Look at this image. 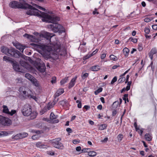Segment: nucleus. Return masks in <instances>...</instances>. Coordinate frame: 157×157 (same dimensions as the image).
<instances>
[{
    "instance_id": "1",
    "label": "nucleus",
    "mask_w": 157,
    "mask_h": 157,
    "mask_svg": "<svg viewBox=\"0 0 157 157\" xmlns=\"http://www.w3.org/2000/svg\"><path fill=\"white\" fill-rule=\"evenodd\" d=\"M43 19L42 20L43 22L52 23V24L50 25L48 28L55 33L58 32L61 33L64 32L63 27L57 23V22L60 20V18L56 16L53 15L50 16L46 13H42Z\"/></svg>"
},
{
    "instance_id": "2",
    "label": "nucleus",
    "mask_w": 157,
    "mask_h": 157,
    "mask_svg": "<svg viewBox=\"0 0 157 157\" xmlns=\"http://www.w3.org/2000/svg\"><path fill=\"white\" fill-rule=\"evenodd\" d=\"M1 52L7 55H10L11 56L16 58H19L21 56L24 59H26L27 56H23L18 50L14 48L9 49L5 46L2 47L1 48Z\"/></svg>"
},
{
    "instance_id": "3",
    "label": "nucleus",
    "mask_w": 157,
    "mask_h": 157,
    "mask_svg": "<svg viewBox=\"0 0 157 157\" xmlns=\"http://www.w3.org/2000/svg\"><path fill=\"white\" fill-rule=\"evenodd\" d=\"M21 112L24 116H30V118L31 120L35 118L36 116V113L34 111H32L31 106L29 104H26L23 106Z\"/></svg>"
},
{
    "instance_id": "4",
    "label": "nucleus",
    "mask_w": 157,
    "mask_h": 157,
    "mask_svg": "<svg viewBox=\"0 0 157 157\" xmlns=\"http://www.w3.org/2000/svg\"><path fill=\"white\" fill-rule=\"evenodd\" d=\"M27 8L29 9V10H27L26 12L27 15L40 16L42 18V19L44 18L42 13H45L44 12H42L30 5L28 6Z\"/></svg>"
},
{
    "instance_id": "5",
    "label": "nucleus",
    "mask_w": 157,
    "mask_h": 157,
    "mask_svg": "<svg viewBox=\"0 0 157 157\" xmlns=\"http://www.w3.org/2000/svg\"><path fill=\"white\" fill-rule=\"evenodd\" d=\"M61 139L59 138H57L52 140V144L53 146L57 148L63 149V146L62 144L59 141Z\"/></svg>"
},
{
    "instance_id": "6",
    "label": "nucleus",
    "mask_w": 157,
    "mask_h": 157,
    "mask_svg": "<svg viewBox=\"0 0 157 157\" xmlns=\"http://www.w3.org/2000/svg\"><path fill=\"white\" fill-rule=\"evenodd\" d=\"M0 123L4 126H9L11 124V120L9 118L0 115Z\"/></svg>"
},
{
    "instance_id": "7",
    "label": "nucleus",
    "mask_w": 157,
    "mask_h": 157,
    "mask_svg": "<svg viewBox=\"0 0 157 157\" xmlns=\"http://www.w3.org/2000/svg\"><path fill=\"white\" fill-rule=\"evenodd\" d=\"M36 67L37 70L41 72H44L45 70V65L43 63H36Z\"/></svg>"
},
{
    "instance_id": "8",
    "label": "nucleus",
    "mask_w": 157,
    "mask_h": 157,
    "mask_svg": "<svg viewBox=\"0 0 157 157\" xmlns=\"http://www.w3.org/2000/svg\"><path fill=\"white\" fill-rule=\"evenodd\" d=\"M18 3V7L20 9H26L29 5L24 0H19Z\"/></svg>"
},
{
    "instance_id": "9",
    "label": "nucleus",
    "mask_w": 157,
    "mask_h": 157,
    "mask_svg": "<svg viewBox=\"0 0 157 157\" xmlns=\"http://www.w3.org/2000/svg\"><path fill=\"white\" fill-rule=\"evenodd\" d=\"M42 37L48 40L49 41L50 44H51L50 39L51 38L54 36L53 34L45 32L42 34Z\"/></svg>"
},
{
    "instance_id": "10",
    "label": "nucleus",
    "mask_w": 157,
    "mask_h": 157,
    "mask_svg": "<svg viewBox=\"0 0 157 157\" xmlns=\"http://www.w3.org/2000/svg\"><path fill=\"white\" fill-rule=\"evenodd\" d=\"M58 117V116L55 115L53 112L51 113L50 115L51 122L53 123H58L59 122V120L57 119Z\"/></svg>"
},
{
    "instance_id": "11",
    "label": "nucleus",
    "mask_w": 157,
    "mask_h": 157,
    "mask_svg": "<svg viewBox=\"0 0 157 157\" xmlns=\"http://www.w3.org/2000/svg\"><path fill=\"white\" fill-rule=\"evenodd\" d=\"M12 63L13 64V68L15 71L21 72L20 66L17 62L13 61Z\"/></svg>"
},
{
    "instance_id": "12",
    "label": "nucleus",
    "mask_w": 157,
    "mask_h": 157,
    "mask_svg": "<svg viewBox=\"0 0 157 157\" xmlns=\"http://www.w3.org/2000/svg\"><path fill=\"white\" fill-rule=\"evenodd\" d=\"M18 5V2L15 1L11 2L9 4L10 7L14 9L19 8Z\"/></svg>"
},
{
    "instance_id": "13",
    "label": "nucleus",
    "mask_w": 157,
    "mask_h": 157,
    "mask_svg": "<svg viewBox=\"0 0 157 157\" xmlns=\"http://www.w3.org/2000/svg\"><path fill=\"white\" fill-rule=\"evenodd\" d=\"M28 134L26 132H23L17 134L15 136V138L17 139H20L25 137L27 136Z\"/></svg>"
},
{
    "instance_id": "14",
    "label": "nucleus",
    "mask_w": 157,
    "mask_h": 157,
    "mask_svg": "<svg viewBox=\"0 0 157 157\" xmlns=\"http://www.w3.org/2000/svg\"><path fill=\"white\" fill-rule=\"evenodd\" d=\"M76 78L77 77H76L72 79L69 83V85L68 87L69 89L71 88L75 85Z\"/></svg>"
},
{
    "instance_id": "15",
    "label": "nucleus",
    "mask_w": 157,
    "mask_h": 157,
    "mask_svg": "<svg viewBox=\"0 0 157 157\" xmlns=\"http://www.w3.org/2000/svg\"><path fill=\"white\" fill-rule=\"evenodd\" d=\"M157 51L155 48H153L151 50L150 52L149 53V57L150 58L151 60L153 59V56L154 54H156Z\"/></svg>"
},
{
    "instance_id": "16",
    "label": "nucleus",
    "mask_w": 157,
    "mask_h": 157,
    "mask_svg": "<svg viewBox=\"0 0 157 157\" xmlns=\"http://www.w3.org/2000/svg\"><path fill=\"white\" fill-rule=\"evenodd\" d=\"M23 36L25 37L30 39L32 41H34V40L35 39V36H33V35H29V34H27V33H25V34H24L23 35Z\"/></svg>"
},
{
    "instance_id": "17",
    "label": "nucleus",
    "mask_w": 157,
    "mask_h": 157,
    "mask_svg": "<svg viewBox=\"0 0 157 157\" xmlns=\"http://www.w3.org/2000/svg\"><path fill=\"white\" fill-rule=\"evenodd\" d=\"M14 46H15L20 51L23 52L25 48V46H22L19 44H15L14 45Z\"/></svg>"
},
{
    "instance_id": "18",
    "label": "nucleus",
    "mask_w": 157,
    "mask_h": 157,
    "mask_svg": "<svg viewBox=\"0 0 157 157\" xmlns=\"http://www.w3.org/2000/svg\"><path fill=\"white\" fill-rule=\"evenodd\" d=\"M99 67L98 65H94L90 67V69L92 71H96L100 70Z\"/></svg>"
},
{
    "instance_id": "19",
    "label": "nucleus",
    "mask_w": 157,
    "mask_h": 157,
    "mask_svg": "<svg viewBox=\"0 0 157 157\" xmlns=\"http://www.w3.org/2000/svg\"><path fill=\"white\" fill-rule=\"evenodd\" d=\"M129 52V49L126 48H125L123 50V53L126 57L128 56Z\"/></svg>"
},
{
    "instance_id": "20",
    "label": "nucleus",
    "mask_w": 157,
    "mask_h": 157,
    "mask_svg": "<svg viewBox=\"0 0 157 157\" xmlns=\"http://www.w3.org/2000/svg\"><path fill=\"white\" fill-rule=\"evenodd\" d=\"M2 107L3 108L2 112L4 113L8 114L9 111L7 106L5 105H3Z\"/></svg>"
},
{
    "instance_id": "21",
    "label": "nucleus",
    "mask_w": 157,
    "mask_h": 157,
    "mask_svg": "<svg viewBox=\"0 0 157 157\" xmlns=\"http://www.w3.org/2000/svg\"><path fill=\"white\" fill-rule=\"evenodd\" d=\"M145 139L148 141H150L152 139V137L148 133H146L145 135Z\"/></svg>"
},
{
    "instance_id": "22",
    "label": "nucleus",
    "mask_w": 157,
    "mask_h": 157,
    "mask_svg": "<svg viewBox=\"0 0 157 157\" xmlns=\"http://www.w3.org/2000/svg\"><path fill=\"white\" fill-rule=\"evenodd\" d=\"M59 104L60 105L64 106L65 105H67L68 104L66 100H64L59 101Z\"/></svg>"
},
{
    "instance_id": "23",
    "label": "nucleus",
    "mask_w": 157,
    "mask_h": 157,
    "mask_svg": "<svg viewBox=\"0 0 157 157\" xmlns=\"http://www.w3.org/2000/svg\"><path fill=\"white\" fill-rule=\"evenodd\" d=\"M88 155L91 157H93L96 155V153L94 151H91L88 152Z\"/></svg>"
},
{
    "instance_id": "24",
    "label": "nucleus",
    "mask_w": 157,
    "mask_h": 157,
    "mask_svg": "<svg viewBox=\"0 0 157 157\" xmlns=\"http://www.w3.org/2000/svg\"><path fill=\"white\" fill-rule=\"evenodd\" d=\"M30 44L31 45L33 46L35 48H39L42 49H43L44 48V47L42 46H40L39 44H35L34 43H31Z\"/></svg>"
},
{
    "instance_id": "25",
    "label": "nucleus",
    "mask_w": 157,
    "mask_h": 157,
    "mask_svg": "<svg viewBox=\"0 0 157 157\" xmlns=\"http://www.w3.org/2000/svg\"><path fill=\"white\" fill-rule=\"evenodd\" d=\"M25 77L30 80H32L33 77L29 73H26L25 75Z\"/></svg>"
},
{
    "instance_id": "26",
    "label": "nucleus",
    "mask_w": 157,
    "mask_h": 157,
    "mask_svg": "<svg viewBox=\"0 0 157 157\" xmlns=\"http://www.w3.org/2000/svg\"><path fill=\"white\" fill-rule=\"evenodd\" d=\"M3 60L6 62H11V63L13 61L11 60V58L7 56H5L3 57Z\"/></svg>"
},
{
    "instance_id": "27",
    "label": "nucleus",
    "mask_w": 157,
    "mask_h": 157,
    "mask_svg": "<svg viewBox=\"0 0 157 157\" xmlns=\"http://www.w3.org/2000/svg\"><path fill=\"white\" fill-rule=\"evenodd\" d=\"M109 57L110 59L112 60L116 61L118 59L117 57L113 55H110Z\"/></svg>"
},
{
    "instance_id": "28",
    "label": "nucleus",
    "mask_w": 157,
    "mask_h": 157,
    "mask_svg": "<svg viewBox=\"0 0 157 157\" xmlns=\"http://www.w3.org/2000/svg\"><path fill=\"white\" fill-rule=\"evenodd\" d=\"M102 90L103 89L102 88L100 87L94 92L95 94L96 95H98L99 93L102 91Z\"/></svg>"
},
{
    "instance_id": "29",
    "label": "nucleus",
    "mask_w": 157,
    "mask_h": 157,
    "mask_svg": "<svg viewBox=\"0 0 157 157\" xmlns=\"http://www.w3.org/2000/svg\"><path fill=\"white\" fill-rule=\"evenodd\" d=\"M123 138V135L121 134H119L117 136V140L119 142H120L122 140Z\"/></svg>"
},
{
    "instance_id": "30",
    "label": "nucleus",
    "mask_w": 157,
    "mask_h": 157,
    "mask_svg": "<svg viewBox=\"0 0 157 157\" xmlns=\"http://www.w3.org/2000/svg\"><path fill=\"white\" fill-rule=\"evenodd\" d=\"M68 77H67V78L62 79L60 82L61 85H62L66 82L68 80Z\"/></svg>"
},
{
    "instance_id": "31",
    "label": "nucleus",
    "mask_w": 157,
    "mask_h": 157,
    "mask_svg": "<svg viewBox=\"0 0 157 157\" xmlns=\"http://www.w3.org/2000/svg\"><path fill=\"white\" fill-rule=\"evenodd\" d=\"M107 127V125L106 124H101L99 128V129L101 130H103L105 129Z\"/></svg>"
},
{
    "instance_id": "32",
    "label": "nucleus",
    "mask_w": 157,
    "mask_h": 157,
    "mask_svg": "<svg viewBox=\"0 0 157 157\" xmlns=\"http://www.w3.org/2000/svg\"><path fill=\"white\" fill-rule=\"evenodd\" d=\"M128 94H125L124 95L123 97L122 98L123 100L125 101V103H126V99H127V101L128 102L129 101L128 100Z\"/></svg>"
},
{
    "instance_id": "33",
    "label": "nucleus",
    "mask_w": 157,
    "mask_h": 157,
    "mask_svg": "<svg viewBox=\"0 0 157 157\" xmlns=\"http://www.w3.org/2000/svg\"><path fill=\"white\" fill-rule=\"evenodd\" d=\"M125 80V78L124 77H121L118 79V82L119 83H121L124 82Z\"/></svg>"
},
{
    "instance_id": "34",
    "label": "nucleus",
    "mask_w": 157,
    "mask_h": 157,
    "mask_svg": "<svg viewBox=\"0 0 157 157\" xmlns=\"http://www.w3.org/2000/svg\"><path fill=\"white\" fill-rule=\"evenodd\" d=\"M59 91H57L56 92L54 95V98H56L62 94V92H61L60 93H59Z\"/></svg>"
},
{
    "instance_id": "35",
    "label": "nucleus",
    "mask_w": 157,
    "mask_h": 157,
    "mask_svg": "<svg viewBox=\"0 0 157 157\" xmlns=\"http://www.w3.org/2000/svg\"><path fill=\"white\" fill-rule=\"evenodd\" d=\"M59 91H57L56 92L54 95V98H56L62 94V92H61L60 93H59Z\"/></svg>"
},
{
    "instance_id": "36",
    "label": "nucleus",
    "mask_w": 157,
    "mask_h": 157,
    "mask_svg": "<svg viewBox=\"0 0 157 157\" xmlns=\"http://www.w3.org/2000/svg\"><path fill=\"white\" fill-rule=\"evenodd\" d=\"M0 133L1 136H6L8 135V133L6 132L0 131Z\"/></svg>"
},
{
    "instance_id": "37",
    "label": "nucleus",
    "mask_w": 157,
    "mask_h": 157,
    "mask_svg": "<svg viewBox=\"0 0 157 157\" xmlns=\"http://www.w3.org/2000/svg\"><path fill=\"white\" fill-rule=\"evenodd\" d=\"M129 40L131 41H132L134 43H136L137 42V39L135 38H133L132 37H130L129 39Z\"/></svg>"
},
{
    "instance_id": "38",
    "label": "nucleus",
    "mask_w": 157,
    "mask_h": 157,
    "mask_svg": "<svg viewBox=\"0 0 157 157\" xmlns=\"http://www.w3.org/2000/svg\"><path fill=\"white\" fill-rule=\"evenodd\" d=\"M76 102L78 103L77 106L79 108H81L82 107V103L81 102L78 100H77L76 101Z\"/></svg>"
},
{
    "instance_id": "39",
    "label": "nucleus",
    "mask_w": 157,
    "mask_h": 157,
    "mask_svg": "<svg viewBox=\"0 0 157 157\" xmlns=\"http://www.w3.org/2000/svg\"><path fill=\"white\" fill-rule=\"evenodd\" d=\"M89 75V74L87 73H86L82 75V79H84L86 78H87Z\"/></svg>"
},
{
    "instance_id": "40",
    "label": "nucleus",
    "mask_w": 157,
    "mask_h": 157,
    "mask_svg": "<svg viewBox=\"0 0 157 157\" xmlns=\"http://www.w3.org/2000/svg\"><path fill=\"white\" fill-rule=\"evenodd\" d=\"M144 32L145 33V34H148L150 32V30L149 28L146 27L144 29Z\"/></svg>"
},
{
    "instance_id": "41",
    "label": "nucleus",
    "mask_w": 157,
    "mask_h": 157,
    "mask_svg": "<svg viewBox=\"0 0 157 157\" xmlns=\"http://www.w3.org/2000/svg\"><path fill=\"white\" fill-rule=\"evenodd\" d=\"M117 78L116 76H115L112 79L111 82V84H113L116 81H117Z\"/></svg>"
},
{
    "instance_id": "42",
    "label": "nucleus",
    "mask_w": 157,
    "mask_h": 157,
    "mask_svg": "<svg viewBox=\"0 0 157 157\" xmlns=\"http://www.w3.org/2000/svg\"><path fill=\"white\" fill-rule=\"evenodd\" d=\"M92 56V55H87L86 56H84L83 57V59L84 60H86L89 59V58L91 57Z\"/></svg>"
},
{
    "instance_id": "43",
    "label": "nucleus",
    "mask_w": 157,
    "mask_h": 157,
    "mask_svg": "<svg viewBox=\"0 0 157 157\" xmlns=\"http://www.w3.org/2000/svg\"><path fill=\"white\" fill-rule=\"evenodd\" d=\"M36 145L37 147H42L43 146V144L41 142H38L36 144Z\"/></svg>"
},
{
    "instance_id": "44",
    "label": "nucleus",
    "mask_w": 157,
    "mask_h": 157,
    "mask_svg": "<svg viewBox=\"0 0 157 157\" xmlns=\"http://www.w3.org/2000/svg\"><path fill=\"white\" fill-rule=\"evenodd\" d=\"M28 97L30 98H32L33 99H34L36 101L37 99V98L36 97L34 96H33L31 95H29V96H28Z\"/></svg>"
},
{
    "instance_id": "45",
    "label": "nucleus",
    "mask_w": 157,
    "mask_h": 157,
    "mask_svg": "<svg viewBox=\"0 0 157 157\" xmlns=\"http://www.w3.org/2000/svg\"><path fill=\"white\" fill-rule=\"evenodd\" d=\"M143 49V47L141 44H139L138 45V50L139 51H142Z\"/></svg>"
},
{
    "instance_id": "46",
    "label": "nucleus",
    "mask_w": 157,
    "mask_h": 157,
    "mask_svg": "<svg viewBox=\"0 0 157 157\" xmlns=\"http://www.w3.org/2000/svg\"><path fill=\"white\" fill-rule=\"evenodd\" d=\"M16 113V110H12L10 112L9 111L8 114L10 115L11 116H12L13 114L15 113Z\"/></svg>"
},
{
    "instance_id": "47",
    "label": "nucleus",
    "mask_w": 157,
    "mask_h": 157,
    "mask_svg": "<svg viewBox=\"0 0 157 157\" xmlns=\"http://www.w3.org/2000/svg\"><path fill=\"white\" fill-rule=\"evenodd\" d=\"M128 82L127 86H126L127 89V90H129L130 89V86L131 84V82L128 81V82Z\"/></svg>"
},
{
    "instance_id": "48",
    "label": "nucleus",
    "mask_w": 157,
    "mask_h": 157,
    "mask_svg": "<svg viewBox=\"0 0 157 157\" xmlns=\"http://www.w3.org/2000/svg\"><path fill=\"white\" fill-rule=\"evenodd\" d=\"M36 7L40 10H42L43 11H46V10L45 8H43L41 6L36 5Z\"/></svg>"
},
{
    "instance_id": "49",
    "label": "nucleus",
    "mask_w": 157,
    "mask_h": 157,
    "mask_svg": "<svg viewBox=\"0 0 157 157\" xmlns=\"http://www.w3.org/2000/svg\"><path fill=\"white\" fill-rule=\"evenodd\" d=\"M17 83H21L22 82V79L21 78H17L16 79Z\"/></svg>"
},
{
    "instance_id": "50",
    "label": "nucleus",
    "mask_w": 157,
    "mask_h": 157,
    "mask_svg": "<svg viewBox=\"0 0 157 157\" xmlns=\"http://www.w3.org/2000/svg\"><path fill=\"white\" fill-rule=\"evenodd\" d=\"M58 98L56 99V98H54V101L52 103V105H55L57 103V102L58 101Z\"/></svg>"
},
{
    "instance_id": "51",
    "label": "nucleus",
    "mask_w": 157,
    "mask_h": 157,
    "mask_svg": "<svg viewBox=\"0 0 157 157\" xmlns=\"http://www.w3.org/2000/svg\"><path fill=\"white\" fill-rule=\"evenodd\" d=\"M137 132H138V133L140 134V136H141L143 132V129H140L139 128V129H138V131Z\"/></svg>"
},
{
    "instance_id": "52",
    "label": "nucleus",
    "mask_w": 157,
    "mask_h": 157,
    "mask_svg": "<svg viewBox=\"0 0 157 157\" xmlns=\"http://www.w3.org/2000/svg\"><path fill=\"white\" fill-rule=\"evenodd\" d=\"M56 78L55 77H53L52 78V80L51 82L52 83H55L56 82Z\"/></svg>"
},
{
    "instance_id": "53",
    "label": "nucleus",
    "mask_w": 157,
    "mask_h": 157,
    "mask_svg": "<svg viewBox=\"0 0 157 157\" xmlns=\"http://www.w3.org/2000/svg\"><path fill=\"white\" fill-rule=\"evenodd\" d=\"M20 63L21 66H24L25 65V64H26V63L25 61H20Z\"/></svg>"
},
{
    "instance_id": "54",
    "label": "nucleus",
    "mask_w": 157,
    "mask_h": 157,
    "mask_svg": "<svg viewBox=\"0 0 157 157\" xmlns=\"http://www.w3.org/2000/svg\"><path fill=\"white\" fill-rule=\"evenodd\" d=\"M90 149L89 148H84L82 150V152H87V151Z\"/></svg>"
},
{
    "instance_id": "55",
    "label": "nucleus",
    "mask_w": 157,
    "mask_h": 157,
    "mask_svg": "<svg viewBox=\"0 0 157 157\" xmlns=\"http://www.w3.org/2000/svg\"><path fill=\"white\" fill-rule=\"evenodd\" d=\"M22 93L23 94H24L25 96L28 97V96H29V94L27 93V92L26 91L24 90L23 91Z\"/></svg>"
},
{
    "instance_id": "56",
    "label": "nucleus",
    "mask_w": 157,
    "mask_h": 157,
    "mask_svg": "<svg viewBox=\"0 0 157 157\" xmlns=\"http://www.w3.org/2000/svg\"><path fill=\"white\" fill-rule=\"evenodd\" d=\"M97 8L95 9V10L93 11V13L94 15H95L96 14H98L99 13L98 12H97Z\"/></svg>"
},
{
    "instance_id": "57",
    "label": "nucleus",
    "mask_w": 157,
    "mask_h": 157,
    "mask_svg": "<svg viewBox=\"0 0 157 157\" xmlns=\"http://www.w3.org/2000/svg\"><path fill=\"white\" fill-rule=\"evenodd\" d=\"M144 21L146 22H148L150 21H151V19L150 18H145L144 19Z\"/></svg>"
},
{
    "instance_id": "58",
    "label": "nucleus",
    "mask_w": 157,
    "mask_h": 157,
    "mask_svg": "<svg viewBox=\"0 0 157 157\" xmlns=\"http://www.w3.org/2000/svg\"><path fill=\"white\" fill-rule=\"evenodd\" d=\"M134 126L135 128L136 131H137L138 129H139V128L137 127V123L136 122H135L134 123Z\"/></svg>"
},
{
    "instance_id": "59",
    "label": "nucleus",
    "mask_w": 157,
    "mask_h": 157,
    "mask_svg": "<svg viewBox=\"0 0 157 157\" xmlns=\"http://www.w3.org/2000/svg\"><path fill=\"white\" fill-rule=\"evenodd\" d=\"M66 131L69 133H71L72 132V129L69 128L66 129Z\"/></svg>"
},
{
    "instance_id": "60",
    "label": "nucleus",
    "mask_w": 157,
    "mask_h": 157,
    "mask_svg": "<svg viewBox=\"0 0 157 157\" xmlns=\"http://www.w3.org/2000/svg\"><path fill=\"white\" fill-rule=\"evenodd\" d=\"M81 150V147L80 146H78L76 147V150L78 151H80Z\"/></svg>"
},
{
    "instance_id": "61",
    "label": "nucleus",
    "mask_w": 157,
    "mask_h": 157,
    "mask_svg": "<svg viewBox=\"0 0 157 157\" xmlns=\"http://www.w3.org/2000/svg\"><path fill=\"white\" fill-rule=\"evenodd\" d=\"M106 57V54H102L101 56V59H104Z\"/></svg>"
},
{
    "instance_id": "62",
    "label": "nucleus",
    "mask_w": 157,
    "mask_h": 157,
    "mask_svg": "<svg viewBox=\"0 0 157 157\" xmlns=\"http://www.w3.org/2000/svg\"><path fill=\"white\" fill-rule=\"evenodd\" d=\"M152 28L154 30H157V25H152Z\"/></svg>"
},
{
    "instance_id": "63",
    "label": "nucleus",
    "mask_w": 157,
    "mask_h": 157,
    "mask_svg": "<svg viewBox=\"0 0 157 157\" xmlns=\"http://www.w3.org/2000/svg\"><path fill=\"white\" fill-rule=\"evenodd\" d=\"M79 142V141H78L77 140H73V143L74 144H76L78 143Z\"/></svg>"
},
{
    "instance_id": "64",
    "label": "nucleus",
    "mask_w": 157,
    "mask_h": 157,
    "mask_svg": "<svg viewBox=\"0 0 157 157\" xmlns=\"http://www.w3.org/2000/svg\"><path fill=\"white\" fill-rule=\"evenodd\" d=\"M48 154L50 155H54L55 152L53 151H49Z\"/></svg>"
}]
</instances>
